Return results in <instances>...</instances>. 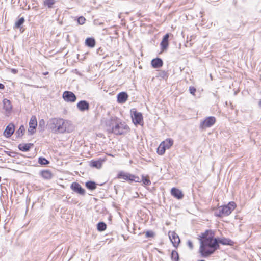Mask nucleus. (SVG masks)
I'll return each instance as SVG.
<instances>
[{
  "mask_svg": "<svg viewBox=\"0 0 261 261\" xmlns=\"http://www.w3.org/2000/svg\"><path fill=\"white\" fill-rule=\"evenodd\" d=\"M198 239L200 243L198 252L200 256L203 258L208 257L212 255L219 248V243L225 245L234 244V242L229 239H217L215 231L212 229H207L201 233Z\"/></svg>",
  "mask_w": 261,
  "mask_h": 261,
  "instance_id": "obj_1",
  "label": "nucleus"
},
{
  "mask_svg": "<svg viewBox=\"0 0 261 261\" xmlns=\"http://www.w3.org/2000/svg\"><path fill=\"white\" fill-rule=\"evenodd\" d=\"M51 129L55 133H70L73 130V127L70 121L56 118L51 120Z\"/></svg>",
  "mask_w": 261,
  "mask_h": 261,
  "instance_id": "obj_2",
  "label": "nucleus"
},
{
  "mask_svg": "<svg viewBox=\"0 0 261 261\" xmlns=\"http://www.w3.org/2000/svg\"><path fill=\"white\" fill-rule=\"evenodd\" d=\"M109 126L110 132L116 135H123L129 130V128L124 123L119 122L117 117H113L110 119Z\"/></svg>",
  "mask_w": 261,
  "mask_h": 261,
  "instance_id": "obj_3",
  "label": "nucleus"
},
{
  "mask_svg": "<svg viewBox=\"0 0 261 261\" xmlns=\"http://www.w3.org/2000/svg\"><path fill=\"white\" fill-rule=\"evenodd\" d=\"M237 205L234 201L229 202L227 204L221 206L218 208L215 215L218 217L229 216L236 208Z\"/></svg>",
  "mask_w": 261,
  "mask_h": 261,
  "instance_id": "obj_4",
  "label": "nucleus"
},
{
  "mask_svg": "<svg viewBox=\"0 0 261 261\" xmlns=\"http://www.w3.org/2000/svg\"><path fill=\"white\" fill-rule=\"evenodd\" d=\"M174 141L172 138H167L161 142L156 150L157 153L160 155H163L165 153L166 150L169 149L173 145Z\"/></svg>",
  "mask_w": 261,
  "mask_h": 261,
  "instance_id": "obj_5",
  "label": "nucleus"
},
{
  "mask_svg": "<svg viewBox=\"0 0 261 261\" xmlns=\"http://www.w3.org/2000/svg\"><path fill=\"white\" fill-rule=\"evenodd\" d=\"M130 115L132 121L135 125H143V117L141 113L138 112L136 109L133 108L130 110Z\"/></svg>",
  "mask_w": 261,
  "mask_h": 261,
  "instance_id": "obj_6",
  "label": "nucleus"
},
{
  "mask_svg": "<svg viewBox=\"0 0 261 261\" xmlns=\"http://www.w3.org/2000/svg\"><path fill=\"white\" fill-rule=\"evenodd\" d=\"M117 178L119 179H123L125 181L129 182L135 181L139 182L140 181V179L139 176L125 172L124 171H120L118 173L117 175Z\"/></svg>",
  "mask_w": 261,
  "mask_h": 261,
  "instance_id": "obj_7",
  "label": "nucleus"
},
{
  "mask_svg": "<svg viewBox=\"0 0 261 261\" xmlns=\"http://www.w3.org/2000/svg\"><path fill=\"white\" fill-rule=\"evenodd\" d=\"M106 157L99 158L97 160H92L89 162V166L92 168L100 169L102 168L103 164L107 161Z\"/></svg>",
  "mask_w": 261,
  "mask_h": 261,
  "instance_id": "obj_8",
  "label": "nucleus"
},
{
  "mask_svg": "<svg viewBox=\"0 0 261 261\" xmlns=\"http://www.w3.org/2000/svg\"><path fill=\"white\" fill-rule=\"evenodd\" d=\"M216 122V118L214 117L210 116L205 118L200 124V128L205 129L210 127Z\"/></svg>",
  "mask_w": 261,
  "mask_h": 261,
  "instance_id": "obj_9",
  "label": "nucleus"
},
{
  "mask_svg": "<svg viewBox=\"0 0 261 261\" xmlns=\"http://www.w3.org/2000/svg\"><path fill=\"white\" fill-rule=\"evenodd\" d=\"M168 235L173 245L177 248L180 242L178 235L174 231H170L168 233Z\"/></svg>",
  "mask_w": 261,
  "mask_h": 261,
  "instance_id": "obj_10",
  "label": "nucleus"
},
{
  "mask_svg": "<svg viewBox=\"0 0 261 261\" xmlns=\"http://www.w3.org/2000/svg\"><path fill=\"white\" fill-rule=\"evenodd\" d=\"M62 97L64 100L67 102H73L76 99L75 95L72 92L68 91H64Z\"/></svg>",
  "mask_w": 261,
  "mask_h": 261,
  "instance_id": "obj_11",
  "label": "nucleus"
},
{
  "mask_svg": "<svg viewBox=\"0 0 261 261\" xmlns=\"http://www.w3.org/2000/svg\"><path fill=\"white\" fill-rule=\"evenodd\" d=\"M3 108L5 111V113L6 115L8 116L12 112L13 106L10 100L5 98L3 100Z\"/></svg>",
  "mask_w": 261,
  "mask_h": 261,
  "instance_id": "obj_12",
  "label": "nucleus"
},
{
  "mask_svg": "<svg viewBox=\"0 0 261 261\" xmlns=\"http://www.w3.org/2000/svg\"><path fill=\"white\" fill-rule=\"evenodd\" d=\"M29 127L28 132L31 134H33L35 132L36 128L37 126V120L35 116H32L29 122Z\"/></svg>",
  "mask_w": 261,
  "mask_h": 261,
  "instance_id": "obj_13",
  "label": "nucleus"
},
{
  "mask_svg": "<svg viewBox=\"0 0 261 261\" xmlns=\"http://www.w3.org/2000/svg\"><path fill=\"white\" fill-rule=\"evenodd\" d=\"M15 131V126L12 123H9L4 130L3 135L6 138H10Z\"/></svg>",
  "mask_w": 261,
  "mask_h": 261,
  "instance_id": "obj_14",
  "label": "nucleus"
},
{
  "mask_svg": "<svg viewBox=\"0 0 261 261\" xmlns=\"http://www.w3.org/2000/svg\"><path fill=\"white\" fill-rule=\"evenodd\" d=\"M170 192L172 196L178 200L181 199L184 196L182 192L179 189L175 187L171 189Z\"/></svg>",
  "mask_w": 261,
  "mask_h": 261,
  "instance_id": "obj_15",
  "label": "nucleus"
},
{
  "mask_svg": "<svg viewBox=\"0 0 261 261\" xmlns=\"http://www.w3.org/2000/svg\"><path fill=\"white\" fill-rule=\"evenodd\" d=\"M71 189L74 192H76L81 195L85 194V190L83 188H82L81 186L79 183L76 182H74L72 183L71 185Z\"/></svg>",
  "mask_w": 261,
  "mask_h": 261,
  "instance_id": "obj_16",
  "label": "nucleus"
},
{
  "mask_svg": "<svg viewBox=\"0 0 261 261\" xmlns=\"http://www.w3.org/2000/svg\"><path fill=\"white\" fill-rule=\"evenodd\" d=\"M128 97V95L126 92H122L117 95V101L119 103H124L127 100Z\"/></svg>",
  "mask_w": 261,
  "mask_h": 261,
  "instance_id": "obj_17",
  "label": "nucleus"
},
{
  "mask_svg": "<svg viewBox=\"0 0 261 261\" xmlns=\"http://www.w3.org/2000/svg\"><path fill=\"white\" fill-rule=\"evenodd\" d=\"M77 107L81 111H84L89 110V105L86 101L82 100L77 103Z\"/></svg>",
  "mask_w": 261,
  "mask_h": 261,
  "instance_id": "obj_18",
  "label": "nucleus"
},
{
  "mask_svg": "<svg viewBox=\"0 0 261 261\" xmlns=\"http://www.w3.org/2000/svg\"><path fill=\"white\" fill-rule=\"evenodd\" d=\"M151 64L153 68H158L163 66V62L161 59L156 58L151 60Z\"/></svg>",
  "mask_w": 261,
  "mask_h": 261,
  "instance_id": "obj_19",
  "label": "nucleus"
},
{
  "mask_svg": "<svg viewBox=\"0 0 261 261\" xmlns=\"http://www.w3.org/2000/svg\"><path fill=\"white\" fill-rule=\"evenodd\" d=\"M169 34H166L164 37L161 42V46L162 51L166 49L169 45L168 39Z\"/></svg>",
  "mask_w": 261,
  "mask_h": 261,
  "instance_id": "obj_20",
  "label": "nucleus"
},
{
  "mask_svg": "<svg viewBox=\"0 0 261 261\" xmlns=\"http://www.w3.org/2000/svg\"><path fill=\"white\" fill-rule=\"evenodd\" d=\"M33 146L32 143H22L18 145V148L21 151H28Z\"/></svg>",
  "mask_w": 261,
  "mask_h": 261,
  "instance_id": "obj_21",
  "label": "nucleus"
},
{
  "mask_svg": "<svg viewBox=\"0 0 261 261\" xmlns=\"http://www.w3.org/2000/svg\"><path fill=\"white\" fill-rule=\"evenodd\" d=\"M96 44L95 40L92 37L87 38L85 40V45L89 47L93 48Z\"/></svg>",
  "mask_w": 261,
  "mask_h": 261,
  "instance_id": "obj_22",
  "label": "nucleus"
},
{
  "mask_svg": "<svg viewBox=\"0 0 261 261\" xmlns=\"http://www.w3.org/2000/svg\"><path fill=\"white\" fill-rule=\"evenodd\" d=\"M41 175L45 179H50L53 177L51 172L48 170H43L41 172Z\"/></svg>",
  "mask_w": 261,
  "mask_h": 261,
  "instance_id": "obj_23",
  "label": "nucleus"
},
{
  "mask_svg": "<svg viewBox=\"0 0 261 261\" xmlns=\"http://www.w3.org/2000/svg\"><path fill=\"white\" fill-rule=\"evenodd\" d=\"M56 3V0H44L43 5L48 8H52Z\"/></svg>",
  "mask_w": 261,
  "mask_h": 261,
  "instance_id": "obj_24",
  "label": "nucleus"
},
{
  "mask_svg": "<svg viewBox=\"0 0 261 261\" xmlns=\"http://www.w3.org/2000/svg\"><path fill=\"white\" fill-rule=\"evenodd\" d=\"M142 181L144 185L149 186L151 184V181L148 175H142Z\"/></svg>",
  "mask_w": 261,
  "mask_h": 261,
  "instance_id": "obj_25",
  "label": "nucleus"
},
{
  "mask_svg": "<svg viewBox=\"0 0 261 261\" xmlns=\"http://www.w3.org/2000/svg\"><path fill=\"white\" fill-rule=\"evenodd\" d=\"M97 229L99 231H105L107 229V225L104 222H99L97 225Z\"/></svg>",
  "mask_w": 261,
  "mask_h": 261,
  "instance_id": "obj_26",
  "label": "nucleus"
},
{
  "mask_svg": "<svg viewBox=\"0 0 261 261\" xmlns=\"http://www.w3.org/2000/svg\"><path fill=\"white\" fill-rule=\"evenodd\" d=\"M86 187L89 190H94L96 188V184L91 181H88L85 184Z\"/></svg>",
  "mask_w": 261,
  "mask_h": 261,
  "instance_id": "obj_27",
  "label": "nucleus"
},
{
  "mask_svg": "<svg viewBox=\"0 0 261 261\" xmlns=\"http://www.w3.org/2000/svg\"><path fill=\"white\" fill-rule=\"evenodd\" d=\"M24 18L23 17H21L19 19V20L15 22L14 24L15 28H19L22 24L24 22Z\"/></svg>",
  "mask_w": 261,
  "mask_h": 261,
  "instance_id": "obj_28",
  "label": "nucleus"
},
{
  "mask_svg": "<svg viewBox=\"0 0 261 261\" xmlns=\"http://www.w3.org/2000/svg\"><path fill=\"white\" fill-rule=\"evenodd\" d=\"M171 259L173 261H178L179 255L176 251H173L171 253Z\"/></svg>",
  "mask_w": 261,
  "mask_h": 261,
  "instance_id": "obj_29",
  "label": "nucleus"
},
{
  "mask_svg": "<svg viewBox=\"0 0 261 261\" xmlns=\"http://www.w3.org/2000/svg\"><path fill=\"white\" fill-rule=\"evenodd\" d=\"M25 132V128L23 125H21L19 129L17 130L16 134L18 137H21L23 135Z\"/></svg>",
  "mask_w": 261,
  "mask_h": 261,
  "instance_id": "obj_30",
  "label": "nucleus"
},
{
  "mask_svg": "<svg viewBox=\"0 0 261 261\" xmlns=\"http://www.w3.org/2000/svg\"><path fill=\"white\" fill-rule=\"evenodd\" d=\"M145 237L146 238H153L155 236V233L152 230H148L145 232Z\"/></svg>",
  "mask_w": 261,
  "mask_h": 261,
  "instance_id": "obj_31",
  "label": "nucleus"
},
{
  "mask_svg": "<svg viewBox=\"0 0 261 261\" xmlns=\"http://www.w3.org/2000/svg\"><path fill=\"white\" fill-rule=\"evenodd\" d=\"M38 163L41 165H47L49 161L44 158L40 157L38 159Z\"/></svg>",
  "mask_w": 261,
  "mask_h": 261,
  "instance_id": "obj_32",
  "label": "nucleus"
},
{
  "mask_svg": "<svg viewBox=\"0 0 261 261\" xmlns=\"http://www.w3.org/2000/svg\"><path fill=\"white\" fill-rule=\"evenodd\" d=\"M85 21L86 19L83 16H80L77 18V23L80 25L84 24L85 23Z\"/></svg>",
  "mask_w": 261,
  "mask_h": 261,
  "instance_id": "obj_33",
  "label": "nucleus"
},
{
  "mask_svg": "<svg viewBox=\"0 0 261 261\" xmlns=\"http://www.w3.org/2000/svg\"><path fill=\"white\" fill-rule=\"evenodd\" d=\"M189 91L191 94H192L193 95H195V92L196 91V89L195 87H194L193 86H190L189 87Z\"/></svg>",
  "mask_w": 261,
  "mask_h": 261,
  "instance_id": "obj_34",
  "label": "nucleus"
},
{
  "mask_svg": "<svg viewBox=\"0 0 261 261\" xmlns=\"http://www.w3.org/2000/svg\"><path fill=\"white\" fill-rule=\"evenodd\" d=\"M187 245L188 246V247L191 249H192L194 247V245L193 244V243L190 240H189L187 242Z\"/></svg>",
  "mask_w": 261,
  "mask_h": 261,
  "instance_id": "obj_35",
  "label": "nucleus"
},
{
  "mask_svg": "<svg viewBox=\"0 0 261 261\" xmlns=\"http://www.w3.org/2000/svg\"><path fill=\"white\" fill-rule=\"evenodd\" d=\"M160 76H162V77H168V74L167 73V72H166L165 71H162L161 72V73H160Z\"/></svg>",
  "mask_w": 261,
  "mask_h": 261,
  "instance_id": "obj_36",
  "label": "nucleus"
},
{
  "mask_svg": "<svg viewBox=\"0 0 261 261\" xmlns=\"http://www.w3.org/2000/svg\"><path fill=\"white\" fill-rule=\"evenodd\" d=\"M4 85L3 84L0 83V89H4Z\"/></svg>",
  "mask_w": 261,
  "mask_h": 261,
  "instance_id": "obj_37",
  "label": "nucleus"
},
{
  "mask_svg": "<svg viewBox=\"0 0 261 261\" xmlns=\"http://www.w3.org/2000/svg\"><path fill=\"white\" fill-rule=\"evenodd\" d=\"M258 105L261 108V99L259 100L258 102Z\"/></svg>",
  "mask_w": 261,
  "mask_h": 261,
  "instance_id": "obj_38",
  "label": "nucleus"
},
{
  "mask_svg": "<svg viewBox=\"0 0 261 261\" xmlns=\"http://www.w3.org/2000/svg\"><path fill=\"white\" fill-rule=\"evenodd\" d=\"M43 74V75H47L48 74V72H44Z\"/></svg>",
  "mask_w": 261,
  "mask_h": 261,
  "instance_id": "obj_39",
  "label": "nucleus"
},
{
  "mask_svg": "<svg viewBox=\"0 0 261 261\" xmlns=\"http://www.w3.org/2000/svg\"><path fill=\"white\" fill-rule=\"evenodd\" d=\"M198 261H205V260H198Z\"/></svg>",
  "mask_w": 261,
  "mask_h": 261,
  "instance_id": "obj_40",
  "label": "nucleus"
}]
</instances>
